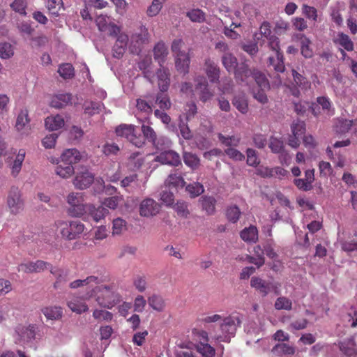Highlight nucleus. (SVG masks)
Masks as SVG:
<instances>
[{"instance_id": "nucleus-1", "label": "nucleus", "mask_w": 357, "mask_h": 357, "mask_svg": "<svg viewBox=\"0 0 357 357\" xmlns=\"http://www.w3.org/2000/svg\"><path fill=\"white\" fill-rule=\"evenodd\" d=\"M149 33L145 27H141L139 33L132 35L130 38L124 33H120L117 36L115 45L113 47L114 57L122 56L127 48L132 54H139L142 45L148 40Z\"/></svg>"}, {"instance_id": "nucleus-2", "label": "nucleus", "mask_w": 357, "mask_h": 357, "mask_svg": "<svg viewBox=\"0 0 357 357\" xmlns=\"http://www.w3.org/2000/svg\"><path fill=\"white\" fill-rule=\"evenodd\" d=\"M204 321L205 323L220 324L218 331L210 333L211 337L218 342H229L230 339L234 336L241 323L238 317L229 316L222 318L217 314L206 317Z\"/></svg>"}, {"instance_id": "nucleus-3", "label": "nucleus", "mask_w": 357, "mask_h": 357, "mask_svg": "<svg viewBox=\"0 0 357 357\" xmlns=\"http://www.w3.org/2000/svg\"><path fill=\"white\" fill-rule=\"evenodd\" d=\"M91 298H94L100 306L109 309L121 301V296L116 291L114 286H98V284L84 295V299Z\"/></svg>"}, {"instance_id": "nucleus-4", "label": "nucleus", "mask_w": 357, "mask_h": 357, "mask_svg": "<svg viewBox=\"0 0 357 357\" xmlns=\"http://www.w3.org/2000/svg\"><path fill=\"white\" fill-rule=\"evenodd\" d=\"M86 157L84 153L79 151L76 149H68L61 155V163L54 168L55 174L62 178H68L75 173L73 165Z\"/></svg>"}, {"instance_id": "nucleus-5", "label": "nucleus", "mask_w": 357, "mask_h": 357, "mask_svg": "<svg viewBox=\"0 0 357 357\" xmlns=\"http://www.w3.org/2000/svg\"><path fill=\"white\" fill-rule=\"evenodd\" d=\"M236 78L249 85L252 81H255L258 87L262 90L269 89V83L265 75L257 70H250L247 66L243 65L236 73Z\"/></svg>"}, {"instance_id": "nucleus-6", "label": "nucleus", "mask_w": 357, "mask_h": 357, "mask_svg": "<svg viewBox=\"0 0 357 357\" xmlns=\"http://www.w3.org/2000/svg\"><path fill=\"white\" fill-rule=\"evenodd\" d=\"M55 225L62 237L68 240L76 239L84 230V225L77 220H58Z\"/></svg>"}, {"instance_id": "nucleus-7", "label": "nucleus", "mask_w": 357, "mask_h": 357, "mask_svg": "<svg viewBox=\"0 0 357 357\" xmlns=\"http://www.w3.org/2000/svg\"><path fill=\"white\" fill-rule=\"evenodd\" d=\"M250 286L263 296H266L271 292L277 295L280 294V284L279 282L266 281L259 277H252L250 280Z\"/></svg>"}, {"instance_id": "nucleus-8", "label": "nucleus", "mask_w": 357, "mask_h": 357, "mask_svg": "<svg viewBox=\"0 0 357 357\" xmlns=\"http://www.w3.org/2000/svg\"><path fill=\"white\" fill-rule=\"evenodd\" d=\"M36 329L33 324L17 325L13 334L15 342L20 344L31 342L36 337Z\"/></svg>"}, {"instance_id": "nucleus-9", "label": "nucleus", "mask_w": 357, "mask_h": 357, "mask_svg": "<svg viewBox=\"0 0 357 357\" xmlns=\"http://www.w3.org/2000/svg\"><path fill=\"white\" fill-rule=\"evenodd\" d=\"M268 40L269 47L274 52V54H276L277 61V64L275 65V58L273 56H270L268 59L269 65L273 66L275 71L282 73L284 70V65L283 61V55L280 52V49L279 40L274 36H270Z\"/></svg>"}, {"instance_id": "nucleus-10", "label": "nucleus", "mask_w": 357, "mask_h": 357, "mask_svg": "<svg viewBox=\"0 0 357 357\" xmlns=\"http://www.w3.org/2000/svg\"><path fill=\"white\" fill-rule=\"evenodd\" d=\"M7 206L13 214H17L23 210L24 202L18 188L12 187L7 197Z\"/></svg>"}, {"instance_id": "nucleus-11", "label": "nucleus", "mask_w": 357, "mask_h": 357, "mask_svg": "<svg viewBox=\"0 0 357 357\" xmlns=\"http://www.w3.org/2000/svg\"><path fill=\"white\" fill-rule=\"evenodd\" d=\"M116 133L117 136L126 138L137 147H141L144 144L143 138L136 136L135 127L132 125H120L116 128Z\"/></svg>"}, {"instance_id": "nucleus-12", "label": "nucleus", "mask_w": 357, "mask_h": 357, "mask_svg": "<svg viewBox=\"0 0 357 357\" xmlns=\"http://www.w3.org/2000/svg\"><path fill=\"white\" fill-rule=\"evenodd\" d=\"M15 128L20 136H28L31 130L30 119L26 109L20 110L17 116Z\"/></svg>"}, {"instance_id": "nucleus-13", "label": "nucleus", "mask_w": 357, "mask_h": 357, "mask_svg": "<svg viewBox=\"0 0 357 357\" xmlns=\"http://www.w3.org/2000/svg\"><path fill=\"white\" fill-rule=\"evenodd\" d=\"M67 202L70 206V213L73 216L84 215L86 205L83 203L82 195L77 192H71L67 197Z\"/></svg>"}, {"instance_id": "nucleus-14", "label": "nucleus", "mask_w": 357, "mask_h": 357, "mask_svg": "<svg viewBox=\"0 0 357 357\" xmlns=\"http://www.w3.org/2000/svg\"><path fill=\"white\" fill-rule=\"evenodd\" d=\"M292 135L288 139V144L296 149L300 145V139L305 131V124L300 120L294 121L291 126Z\"/></svg>"}, {"instance_id": "nucleus-15", "label": "nucleus", "mask_w": 357, "mask_h": 357, "mask_svg": "<svg viewBox=\"0 0 357 357\" xmlns=\"http://www.w3.org/2000/svg\"><path fill=\"white\" fill-rule=\"evenodd\" d=\"M142 130L144 137L147 139L151 141L158 149L162 151L164 149L169 148L170 146V140L167 137L156 139L155 132L151 127L143 125Z\"/></svg>"}, {"instance_id": "nucleus-16", "label": "nucleus", "mask_w": 357, "mask_h": 357, "mask_svg": "<svg viewBox=\"0 0 357 357\" xmlns=\"http://www.w3.org/2000/svg\"><path fill=\"white\" fill-rule=\"evenodd\" d=\"M52 265L44 261L38 260L36 261H28L22 263L18 266L17 270L19 272L26 273H40L46 269L51 268Z\"/></svg>"}, {"instance_id": "nucleus-17", "label": "nucleus", "mask_w": 357, "mask_h": 357, "mask_svg": "<svg viewBox=\"0 0 357 357\" xmlns=\"http://www.w3.org/2000/svg\"><path fill=\"white\" fill-rule=\"evenodd\" d=\"M195 89L201 101L205 102L213 97V93L209 89L206 79L203 76H198L195 79Z\"/></svg>"}, {"instance_id": "nucleus-18", "label": "nucleus", "mask_w": 357, "mask_h": 357, "mask_svg": "<svg viewBox=\"0 0 357 357\" xmlns=\"http://www.w3.org/2000/svg\"><path fill=\"white\" fill-rule=\"evenodd\" d=\"M160 210V204L151 198L144 199L139 205V214L144 217L156 215Z\"/></svg>"}, {"instance_id": "nucleus-19", "label": "nucleus", "mask_w": 357, "mask_h": 357, "mask_svg": "<svg viewBox=\"0 0 357 357\" xmlns=\"http://www.w3.org/2000/svg\"><path fill=\"white\" fill-rule=\"evenodd\" d=\"M98 29L102 32H107L109 35H119L120 33L119 28L112 24L109 17L100 15L96 20Z\"/></svg>"}, {"instance_id": "nucleus-20", "label": "nucleus", "mask_w": 357, "mask_h": 357, "mask_svg": "<svg viewBox=\"0 0 357 357\" xmlns=\"http://www.w3.org/2000/svg\"><path fill=\"white\" fill-rule=\"evenodd\" d=\"M93 181V175L86 170L77 174L73 180V184L76 188L82 190L89 188Z\"/></svg>"}, {"instance_id": "nucleus-21", "label": "nucleus", "mask_w": 357, "mask_h": 357, "mask_svg": "<svg viewBox=\"0 0 357 357\" xmlns=\"http://www.w3.org/2000/svg\"><path fill=\"white\" fill-rule=\"evenodd\" d=\"M154 160L158 161L162 164L170 165L173 166L178 165L181 160L178 153L173 151H164L154 158Z\"/></svg>"}, {"instance_id": "nucleus-22", "label": "nucleus", "mask_w": 357, "mask_h": 357, "mask_svg": "<svg viewBox=\"0 0 357 357\" xmlns=\"http://www.w3.org/2000/svg\"><path fill=\"white\" fill-rule=\"evenodd\" d=\"M107 213V209L102 206L96 207L92 204L86 205L84 214L88 215V217H91L96 222L103 219Z\"/></svg>"}, {"instance_id": "nucleus-23", "label": "nucleus", "mask_w": 357, "mask_h": 357, "mask_svg": "<svg viewBox=\"0 0 357 357\" xmlns=\"http://www.w3.org/2000/svg\"><path fill=\"white\" fill-rule=\"evenodd\" d=\"M169 72L167 68H161L158 70L156 75H155L153 82L157 80L158 86L161 91H166L169 85Z\"/></svg>"}, {"instance_id": "nucleus-24", "label": "nucleus", "mask_w": 357, "mask_h": 357, "mask_svg": "<svg viewBox=\"0 0 357 357\" xmlns=\"http://www.w3.org/2000/svg\"><path fill=\"white\" fill-rule=\"evenodd\" d=\"M204 71L211 82H216L219 80L220 69L215 63L211 59H206L204 63Z\"/></svg>"}, {"instance_id": "nucleus-25", "label": "nucleus", "mask_w": 357, "mask_h": 357, "mask_svg": "<svg viewBox=\"0 0 357 357\" xmlns=\"http://www.w3.org/2000/svg\"><path fill=\"white\" fill-rule=\"evenodd\" d=\"M65 125V120L62 115H51L45 120V128L50 131H55L62 128Z\"/></svg>"}, {"instance_id": "nucleus-26", "label": "nucleus", "mask_w": 357, "mask_h": 357, "mask_svg": "<svg viewBox=\"0 0 357 357\" xmlns=\"http://www.w3.org/2000/svg\"><path fill=\"white\" fill-rule=\"evenodd\" d=\"M100 282L101 280L100 278L96 276L91 275L83 280H77L72 282L70 284V287L72 289H76L79 287H86L88 289L87 291H89L94 288L95 285L100 284Z\"/></svg>"}, {"instance_id": "nucleus-27", "label": "nucleus", "mask_w": 357, "mask_h": 357, "mask_svg": "<svg viewBox=\"0 0 357 357\" xmlns=\"http://www.w3.org/2000/svg\"><path fill=\"white\" fill-rule=\"evenodd\" d=\"M190 63V59L188 53H179L175 56V66L180 73L185 75L189 72Z\"/></svg>"}, {"instance_id": "nucleus-28", "label": "nucleus", "mask_w": 357, "mask_h": 357, "mask_svg": "<svg viewBox=\"0 0 357 357\" xmlns=\"http://www.w3.org/2000/svg\"><path fill=\"white\" fill-rule=\"evenodd\" d=\"M68 307L74 312L81 314L89 310L87 305L84 301L83 298L79 296H73L67 303Z\"/></svg>"}, {"instance_id": "nucleus-29", "label": "nucleus", "mask_w": 357, "mask_h": 357, "mask_svg": "<svg viewBox=\"0 0 357 357\" xmlns=\"http://www.w3.org/2000/svg\"><path fill=\"white\" fill-rule=\"evenodd\" d=\"M26 151L24 149L19 150L14 160L10 164V174L13 176L16 177L20 172L22 163L24 160Z\"/></svg>"}, {"instance_id": "nucleus-30", "label": "nucleus", "mask_w": 357, "mask_h": 357, "mask_svg": "<svg viewBox=\"0 0 357 357\" xmlns=\"http://www.w3.org/2000/svg\"><path fill=\"white\" fill-rule=\"evenodd\" d=\"M340 351L348 357H353L357 355L356 344L352 338L340 342Z\"/></svg>"}, {"instance_id": "nucleus-31", "label": "nucleus", "mask_w": 357, "mask_h": 357, "mask_svg": "<svg viewBox=\"0 0 357 357\" xmlns=\"http://www.w3.org/2000/svg\"><path fill=\"white\" fill-rule=\"evenodd\" d=\"M44 316L49 320H59L63 317V310L59 306H47L42 309Z\"/></svg>"}, {"instance_id": "nucleus-32", "label": "nucleus", "mask_w": 357, "mask_h": 357, "mask_svg": "<svg viewBox=\"0 0 357 357\" xmlns=\"http://www.w3.org/2000/svg\"><path fill=\"white\" fill-rule=\"evenodd\" d=\"M154 58L158 62L160 66L165 62L168 54V50L165 44L162 42L157 43L153 49Z\"/></svg>"}, {"instance_id": "nucleus-33", "label": "nucleus", "mask_w": 357, "mask_h": 357, "mask_svg": "<svg viewBox=\"0 0 357 357\" xmlns=\"http://www.w3.org/2000/svg\"><path fill=\"white\" fill-rule=\"evenodd\" d=\"M50 272L56 277V281L54 284L55 289L60 288L64 283L67 282L68 273L66 271L51 267Z\"/></svg>"}, {"instance_id": "nucleus-34", "label": "nucleus", "mask_w": 357, "mask_h": 357, "mask_svg": "<svg viewBox=\"0 0 357 357\" xmlns=\"http://www.w3.org/2000/svg\"><path fill=\"white\" fill-rule=\"evenodd\" d=\"M241 238L248 243H255L258 239V231L256 227L250 226L241 232Z\"/></svg>"}, {"instance_id": "nucleus-35", "label": "nucleus", "mask_w": 357, "mask_h": 357, "mask_svg": "<svg viewBox=\"0 0 357 357\" xmlns=\"http://www.w3.org/2000/svg\"><path fill=\"white\" fill-rule=\"evenodd\" d=\"M222 62L228 72L235 71L236 73L238 70H236L237 59L231 53L224 54L222 56Z\"/></svg>"}, {"instance_id": "nucleus-36", "label": "nucleus", "mask_w": 357, "mask_h": 357, "mask_svg": "<svg viewBox=\"0 0 357 357\" xmlns=\"http://www.w3.org/2000/svg\"><path fill=\"white\" fill-rule=\"evenodd\" d=\"M234 106L242 114H246L248 111V100L244 94L237 95L232 100Z\"/></svg>"}, {"instance_id": "nucleus-37", "label": "nucleus", "mask_w": 357, "mask_h": 357, "mask_svg": "<svg viewBox=\"0 0 357 357\" xmlns=\"http://www.w3.org/2000/svg\"><path fill=\"white\" fill-rule=\"evenodd\" d=\"M202 209L206 211L208 215H211L215 212V206L216 200L213 197L204 196L200 199Z\"/></svg>"}, {"instance_id": "nucleus-38", "label": "nucleus", "mask_w": 357, "mask_h": 357, "mask_svg": "<svg viewBox=\"0 0 357 357\" xmlns=\"http://www.w3.org/2000/svg\"><path fill=\"white\" fill-rule=\"evenodd\" d=\"M151 59H144L140 61L138 64L139 68L144 73V77L152 84H153V78L155 77V74L151 70Z\"/></svg>"}, {"instance_id": "nucleus-39", "label": "nucleus", "mask_w": 357, "mask_h": 357, "mask_svg": "<svg viewBox=\"0 0 357 357\" xmlns=\"http://www.w3.org/2000/svg\"><path fill=\"white\" fill-rule=\"evenodd\" d=\"M84 114L93 116L98 114L103 108V105L100 102L86 101L83 105Z\"/></svg>"}, {"instance_id": "nucleus-40", "label": "nucleus", "mask_w": 357, "mask_h": 357, "mask_svg": "<svg viewBox=\"0 0 357 357\" xmlns=\"http://www.w3.org/2000/svg\"><path fill=\"white\" fill-rule=\"evenodd\" d=\"M149 306L154 310L162 312L165 307V302L163 298L158 295H152L148 298Z\"/></svg>"}, {"instance_id": "nucleus-41", "label": "nucleus", "mask_w": 357, "mask_h": 357, "mask_svg": "<svg viewBox=\"0 0 357 357\" xmlns=\"http://www.w3.org/2000/svg\"><path fill=\"white\" fill-rule=\"evenodd\" d=\"M335 43L347 51H352L354 49L353 42L347 35L343 33L337 34L335 39Z\"/></svg>"}, {"instance_id": "nucleus-42", "label": "nucleus", "mask_w": 357, "mask_h": 357, "mask_svg": "<svg viewBox=\"0 0 357 357\" xmlns=\"http://www.w3.org/2000/svg\"><path fill=\"white\" fill-rule=\"evenodd\" d=\"M300 40L302 55L305 58H311L313 56V50L311 47L310 40L304 35H301Z\"/></svg>"}, {"instance_id": "nucleus-43", "label": "nucleus", "mask_w": 357, "mask_h": 357, "mask_svg": "<svg viewBox=\"0 0 357 357\" xmlns=\"http://www.w3.org/2000/svg\"><path fill=\"white\" fill-rule=\"evenodd\" d=\"M167 186L172 188H182L184 186L185 181L183 178L177 173L171 174L165 181Z\"/></svg>"}, {"instance_id": "nucleus-44", "label": "nucleus", "mask_w": 357, "mask_h": 357, "mask_svg": "<svg viewBox=\"0 0 357 357\" xmlns=\"http://www.w3.org/2000/svg\"><path fill=\"white\" fill-rule=\"evenodd\" d=\"M27 6L28 3L26 0H13L10 4L12 10L22 16L26 15Z\"/></svg>"}, {"instance_id": "nucleus-45", "label": "nucleus", "mask_w": 357, "mask_h": 357, "mask_svg": "<svg viewBox=\"0 0 357 357\" xmlns=\"http://www.w3.org/2000/svg\"><path fill=\"white\" fill-rule=\"evenodd\" d=\"M352 125L353 121L351 120L337 119L335 123V130L336 132L343 134L348 132Z\"/></svg>"}, {"instance_id": "nucleus-46", "label": "nucleus", "mask_w": 357, "mask_h": 357, "mask_svg": "<svg viewBox=\"0 0 357 357\" xmlns=\"http://www.w3.org/2000/svg\"><path fill=\"white\" fill-rule=\"evenodd\" d=\"M167 0H153L148 7L146 14L149 17H155L160 12L163 4Z\"/></svg>"}, {"instance_id": "nucleus-47", "label": "nucleus", "mask_w": 357, "mask_h": 357, "mask_svg": "<svg viewBox=\"0 0 357 357\" xmlns=\"http://www.w3.org/2000/svg\"><path fill=\"white\" fill-rule=\"evenodd\" d=\"M317 101L328 116H331L334 114V109L332 107V104L328 98L324 96L319 97Z\"/></svg>"}, {"instance_id": "nucleus-48", "label": "nucleus", "mask_w": 357, "mask_h": 357, "mask_svg": "<svg viewBox=\"0 0 357 357\" xmlns=\"http://www.w3.org/2000/svg\"><path fill=\"white\" fill-rule=\"evenodd\" d=\"M127 230L126 222L121 218H117L112 222V234L120 235Z\"/></svg>"}, {"instance_id": "nucleus-49", "label": "nucleus", "mask_w": 357, "mask_h": 357, "mask_svg": "<svg viewBox=\"0 0 357 357\" xmlns=\"http://www.w3.org/2000/svg\"><path fill=\"white\" fill-rule=\"evenodd\" d=\"M292 76L295 84L301 89L307 90L310 87V82L307 80L302 75L298 73L296 70H292Z\"/></svg>"}, {"instance_id": "nucleus-50", "label": "nucleus", "mask_w": 357, "mask_h": 357, "mask_svg": "<svg viewBox=\"0 0 357 357\" xmlns=\"http://www.w3.org/2000/svg\"><path fill=\"white\" fill-rule=\"evenodd\" d=\"M186 191L191 197H196L204 192V188L200 183L195 182L188 185L186 186Z\"/></svg>"}, {"instance_id": "nucleus-51", "label": "nucleus", "mask_w": 357, "mask_h": 357, "mask_svg": "<svg viewBox=\"0 0 357 357\" xmlns=\"http://www.w3.org/2000/svg\"><path fill=\"white\" fill-rule=\"evenodd\" d=\"M47 8L51 15L58 16L61 8H63V1L62 0H47Z\"/></svg>"}, {"instance_id": "nucleus-52", "label": "nucleus", "mask_w": 357, "mask_h": 357, "mask_svg": "<svg viewBox=\"0 0 357 357\" xmlns=\"http://www.w3.org/2000/svg\"><path fill=\"white\" fill-rule=\"evenodd\" d=\"M197 351L204 357H213L215 349L208 342L197 344Z\"/></svg>"}, {"instance_id": "nucleus-53", "label": "nucleus", "mask_w": 357, "mask_h": 357, "mask_svg": "<svg viewBox=\"0 0 357 357\" xmlns=\"http://www.w3.org/2000/svg\"><path fill=\"white\" fill-rule=\"evenodd\" d=\"M187 16L193 22L202 23L205 20V13L198 8L188 11Z\"/></svg>"}, {"instance_id": "nucleus-54", "label": "nucleus", "mask_w": 357, "mask_h": 357, "mask_svg": "<svg viewBox=\"0 0 357 357\" xmlns=\"http://www.w3.org/2000/svg\"><path fill=\"white\" fill-rule=\"evenodd\" d=\"M93 317L98 321H111L113 318V315L110 312L102 309L94 310L93 312Z\"/></svg>"}, {"instance_id": "nucleus-55", "label": "nucleus", "mask_w": 357, "mask_h": 357, "mask_svg": "<svg viewBox=\"0 0 357 357\" xmlns=\"http://www.w3.org/2000/svg\"><path fill=\"white\" fill-rule=\"evenodd\" d=\"M58 73L63 78L69 79L74 75V68L70 63H63L59 66Z\"/></svg>"}, {"instance_id": "nucleus-56", "label": "nucleus", "mask_w": 357, "mask_h": 357, "mask_svg": "<svg viewBox=\"0 0 357 357\" xmlns=\"http://www.w3.org/2000/svg\"><path fill=\"white\" fill-rule=\"evenodd\" d=\"M268 146L274 153H279L284 149V143L280 139L271 137L269 139Z\"/></svg>"}, {"instance_id": "nucleus-57", "label": "nucleus", "mask_w": 357, "mask_h": 357, "mask_svg": "<svg viewBox=\"0 0 357 357\" xmlns=\"http://www.w3.org/2000/svg\"><path fill=\"white\" fill-rule=\"evenodd\" d=\"M273 352L292 355L295 353V349L287 344H277L272 349Z\"/></svg>"}, {"instance_id": "nucleus-58", "label": "nucleus", "mask_w": 357, "mask_h": 357, "mask_svg": "<svg viewBox=\"0 0 357 357\" xmlns=\"http://www.w3.org/2000/svg\"><path fill=\"white\" fill-rule=\"evenodd\" d=\"M14 54L13 46L8 43L0 44V57L3 59L10 58Z\"/></svg>"}, {"instance_id": "nucleus-59", "label": "nucleus", "mask_w": 357, "mask_h": 357, "mask_svg": "<svg viewBox=\"0 0 357 357\" xmlns=\"http://www.w3.org/2000/svg\"><path fill=\"white\" fill-rule=\"evenodd\" d=\"M183 160L186 165L195 169L199 164V160L196 155L190 153H185L183 155Z\"/></svg>"}, {"instance_id": "nucleus-60", "label": "nucleus", "mask_w": 357, "mask_h": 357, "mask_svg": "<svg viewBox=\"0 0 357 357\" xmlns=\"http://www.w3.org/2000/svg\"><path fill=\"white\" fill-rule=\"evenodd\" d=\"M59 135L56 133L47 135L42 139V145L45 149H53L55 146Z\"/></svg>"}, {"instance_id": "nucleus-61", "label": "nucleus", "mask_w": 357, "mask_h": 357, "mask_svg": "<svg viewBox=\"0 0 357 357\" xmlns=\"http://www.w3.org/2000/svg\"><path fill=\"white\" fill-rule=\"evenodd\" d=\"M122 196H114L107 198L102 202V204L110 209H116L119 204L123 202Z\"/></svg>"}, {"instance_id": "nucleus-62", "label": "nucleus", "mask_w": 357, "mask_h": 357, "mask_svg": "<svg viewBox=\"0 0 357 357\" xmlns=\"http://www.w3.org/2000/svg\"><path fill=\"white\" fill-rule=\"evenodd\" d=\"M155 103L163 110L169 109L172 105L169 97L165 94H158Z\"/></svg>"}, {"instance_id": "nucleus-63", "label": "nucleus", "mask_w": 357, "mask_h": 357, "mask_svg": "<svg viewBox=\"0 0 357 357\" xmlns=\"http://www.w3.org/2000/svg\"><path fill=\"white\" fill-rule=\"evenodd\" d=\"M136 107L139 112L144 114V116L149 115L152 112L151 106L142 99L137 100Z\"/></svg>"}, {"instance_id": "nucleus-64", "label": "nucleus", "mask_w": 357, "mask_h": 357, "mask_svg": "<svg viewBox=\"0 0 357 357\" xmlns=\"http://www.w3.org/2000/svg\"><path fill=\"white\" fill-rule=\"evenodd\" d=\"M226 215L230 222H236L239 219L241 211L237 206H233L227 208Z\"/></svg>"}]
</instances>
